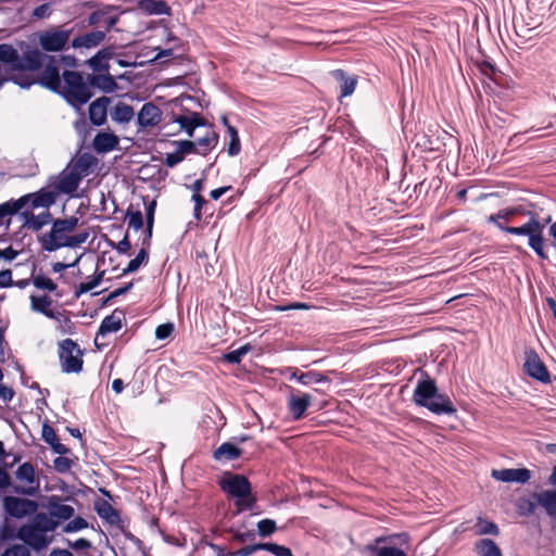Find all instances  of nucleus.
Instances as JSON below:
<instances>
[{"label":"nucleus","mask_w":556,"mask_h":556,"mask_svg":"<svg viewBox=\"0 0 556 556\" xmlns=\"http://www.w3.org/2000/svg\"><path fill=\"white\" fill-rule=\"evenodd\" d=\"M218 134L214 130L195 141L199 154L207 155L218 143Z\"/></svg>","instance_id":"obj_41"},{"label":"nucleus","mask_w":556,"mask_h":556,"mask_svg":"<svg viewBox=\"0 0 556 556\" xmlns=\"http://www.w3.org/2000/svg\"><path fill=\"white\" fill-rule=\"evenodd\" d=\"M48 181L50 182V187L53 188L54 192H58L59 197L61 193L72 195L77 190L81 179L79 175L73 170L67 173L64 169L58 176H51Z\"/></svg>","instance_id":"obj_15"},{"label":"nucleus","mask_w":556,"mask_h":556,"mask_svg":"<svg viewBox=\"0 0 556 556\" xmlns=\"http://www.w3.org/2000/svg\"><path fill=\"white\" fill-rule=\"evenodd\" d=\"M172 122L178 124L180 129L184 130L189 137H192L194 134V125L190 117V115H173Z\"/></svg>","instance_id":"obj_46"},{"label":"nucleus","mask_w":556,"mask_h":556,"mask_svg":"<svg viewBox=\"0 0 556 556\" xmlns=\"http://www.w3.org/2000/svg\"><path fill=\"white\" fill-rule=\"evenodd\" d=\"M89 232L87 230L70 236L62 241V248H76L87 241Z\"/></svg>","instance_id":"obj_50"},{"label":"nucleus","mask_w":556,"mask_h":556,"mask_svg":"<svg viewBox=\"0 0 556 556\" xmlns=\"http://www.w3.org/2000/svg\"><path fill=\"white\" fill-rule=\"evenodd\" d=\"M125 77L124 74L114 77L110 74V72L106 73H98V74H88L87 75V81L91 88L99 89L105 93H112L117 90L118 85L116 83V79H123Z\"/></svg>","instance_id":"obj_20"},{"label":"nucleus","mask_w":556,"mask_h":556,"mask_svg":"<svg viewBox=\"0 0 556 556\" xmlns=\"http://www.w3.org/2000/svg\"><path fill=\"white\" fill-rule=\"evenodd\" d=\"M251 350V345L249 343L240 346L237 350L230 351L224 354V359L232 365H237L241 363L242 357Z\"/></svg>","instance_id":"obj_47"},{"label":"nucleus","mask_w":556,"mask_h":556,"mask_svg":"<svg viewBox=\"0 0 556 556\" xmlns=\"http://www.w3.org/2000/svg\"><path fill=\"white\" fill-rule=\"evenodd\" d=\"M125 12H126V10L122 9V12H114V13H111L110 15H106V18L104 20L105 29L103 31L109 33L112 29H115L116 31H118L119 29L115 28V26L119 22V16L122 14H124Z\"/></svg>","instance_id":"obj_61"},{"label":"nucleus","mask_w":556,"mask_h":556,"mask_svg":"<svg viewBox=\"0 0 556 556\" xmlns=\"http://www.w3.org/2000/svg\"><path fill=\"white\" fill-rule=\"evenodd\" d=\"M134 287V282L130 281L122 287H118L116 288L114 291H112L108 296L103 298L102 300V305H106L108 303H110L112 300L121 296V295H124L126 293H128Z\"/></svg>","instance_id":"obj_56"},{"label":"nucleus","mask_w":556,"mask_h":556,"mask_svg":"<svg viewBox=\"0 0 556 556\" xmlns=\"http://www.w3.org/2000/svg\"><path fill=\"white\" fill-rule=\"evenodd\" d=\"M59 358L62 371L65 374H78L83 370L84 351L72 339H64L59 342Z\"/></svg>","instance_id":"obj_8"},{"label":"nucleus","mask_w":556,"mask_h":556,"mask_svg":"<svg viewBox=\"0 0 556 556\" xmlns=\"http://www.w3.org/2000/svg\"><path fill=\"white\" fill-rule=\"evenodd\" d=\"M41 437L49 445L58 440L54 429L47 421L42 425Z\"/></svg>","instance_id":"obj_63"},{"label":"nucleus","mask_w":556,"mask_h":556,"mask_svg":"<svg viewBox=\"0 0 556 556\" xmlns=\"http://www.w3.org/2000/svg\"><path fill=\"white\" fill-rule=\"evenodd\" d=\"M383 536H379L375 540L374 544H367L364 547L365 552H370L377 554V556H407L405 552L399 547L395 546H383L378 547V544L381 542H384Z\"/></svg>","instance_id":"obj_37"},{"label":"nucleus","mask_w":556,"mask_h":556,"mask_svg":"<svg viewBox=\"0 0 556 556\" xmlns=\"http://www.w3.org/2000/svg\"><path fill=\"white\" fill-rule=\"evenodd\" d=\"M3 509L9 517L21 519L35 514L38 509V504L29 498L5 496L3 498Z\"/></svg>","instance_id":"obj_12"},{"label":"nucleus","mask_w":556,"mask_h":556,"mask_svg":"<svg viewBox=\"0 0 556 556\" xmlns=\"http://www.w3.org/2000/svg\"><path fill=\"white\" fill-rule=\"evenodd\" d=\"M94 510L101 519L111 525H117L121 522V515L118 510L113 508V506L105 500H97L94 502Z\"/></svg>","instance_id":"obj_33"},{"label":"nucleus","mask_w":556,"mask_h":556,"mask_svg":"<svg viewBox=\"0 0 556 556\" xmlns=\"http://www.w3.org/2000/svg\"><path fill=\"white\" fill-rule=\"evenodd\" d=\"M135 115V111L131 105L125 102H117L111 113V117L118 124L129 123Z\"/></svg>","instance_id":"obj_38"},{"label":"nucleus","mask_w":556,"mask_h":556,"mask_svg":"<svg viewBox=\"0 0 556 556\" xmlns=\"http://www.w3.org/2000/svg\"><path fill=\"white\" fill-rule=\"evenodd\" d=\"M533 204H519L501 208L497 213L488 217V223L493 224L497 229L506 235H511L518 239H526L527 247L541 261L548 260L546 247L549 241L545 238L544 231L552 222L551 215L540 216L532 210Z\"/></svg>","instance_id":"obj_1"},{"label":"nucleus","mask_w":556,"mask_h":556,"mask_svg":"<svg viewBox=\"0 0 556 556\" xmlns=\"http://www.w3.org/2000/svg\"><path fill=\"white\" fill-rule=\"evenodd\" d=\"M58 192H54L53 188L50 187V182L48 185L40 188L36 192L26 193L18 199H10L9 203L13 210L14 215H16L23 208H29L34 211L36 208H46L48 210L52 205L56 203Z\"/></svg>","instance_id":"obj_7"},{"label":"nucleus","mask_w":556,"mask_h":556,"mask_svg":"<svg viewBox=\"0 0 556 556\" xmlns=\"http://www.w3.org/2000/svg\"><path fill=\"white\" fill-rule=\"evenodd\" d=\"M111 98L102 96L92 101L88 109L89 121L93 126H102L106 123L108 106Z\"/></svg>","instance_id":"obj_24"},{"label":"nucleus","mask_w":556,"mask_h":556,"mask_svg":"<svg viewBox=\"0 0 556 556\" xmlns=\"http://www.w3.org/2000/svg\"><path fill=\"white\" fill-rule=\"evenodd\" d=\"M52 304V299L45 294V295H30V308L34 312L40 313L47 318L60 320L61 313L54 312L50 308Z\"/></svg>","instance_id":"obj_29"},{"label":"nucleus","mask_w":556,"mask_h":556,"mask_svg":"<svg viewBox=\"0 0 556 556\" xmlns=\"http://www.w3.org/2000/svg\"><path fill=\"white\" fill-rule=\"evenodd\" d=\"M138 7L150 15H169L170 8L164 0H139Z\"/></svg>","instance_id":"obj_35"},{"label":"nucleus","mask_w":556,"mask_h":556,"mask_svg":"<svg viewBox=\"0 0 556 556\" xmlns=\"http://www.w3.org/2000/svg\"><path fill=\"white\" fill-rule=\"evenodd\" d=\"M114 12H122V8L119 5L104 3L98 10H94L89 14L87 18L88 25L97 26L100 24L102 18L105 20L106 15Z\"/></svg>","instance_id":"obj_39"},{"label":"nucleus","mask_w":556,"mask_h":556,"mask_svg":"<svg viewBox=\"0 0 556 556\" xmlns=\"http://www.w3.org/2000/svg\"><path fill=\"white\" fill-rule=\"evenodd\" d=\"M149 260V253L146 248H141L138 254L129 261L128 265L123 269V276L137 271L143 263Z\"/></svg>","instance_id":"obj_42"},{"label":"nucleus","mask_w":556,"mask_h":556,"mask_svg":"<svg viewBox=\"0 0 556 556\" xmlns=\"http://www.w3.org/2000/svg\"><path fill=\"white\" fill-rule=\"evenodd\" d=\"M445 139L452 140V136L445 130L435 127L415 136L416 147L424 152H444Z\"/></svg>","instance_id":"obj_11"},{"label":"nucleus","mask_w":556,"mask_h":556,"mask_svg":"<svg viewBox=\"0 0 556 556\" xmlns=\"http://www.w3.org/2000/svg\"><path fill=\"white\" fill-rule=\"evenodd\" d=\"M223 492L233 497L238 511L252 510L257 498L252 493V485L249 479L240 473L226 472L218 481Z\"/></svg>","instance_id":"obj_5"},{"label":"nucleus","mask_w":556,"mask_h":556,"mask_svg":"<svg viewBox=\"0 0 556 556\" xmlns=\"http://www.w3.org/2000/svg\"><path fill=\"white\" fill-rule=\"evenodd\" d=\"M72 31V29L52 27L38 33L39 50L48 54H50V52L63 51L68 45Z\"/></svg>","instance_id":"obj_10"},{"label":"nucleus","mask_w":556,"mask_h":556,"mask_svg":"<svg viewBox=\"0 0 556 556\" xmlns=\"http://www.w3.org/2000/svg\"><path fill=\"white\" fill-rule=\"evenodd\" d=\"M86 528H88V521L85 518L77 516L74 519L70 520L63 527V531L65 533H73V532H77V531H80Z\"/></svg>","instance_id":"obj_52"},{"label":"nucleus","mask_w":556,"mask_h":556,"mask_svg":"<svg viewBox=\"0 0 556 556\" xmlns=\"http://www.w3.org/2000/svg\"><path fill=\"white\" fill-rule=\"evenodd\" d=\"M59 526V521L54 520L50 515L46 513H35L31 523L24 525V527L31 528L37 532H51L54 531Z\"/></svg>","instance_id":"obj_32"},{"label":"nucleus","mask_w":556,"mask_h":556,"mask_svg":"<svg viewBox=\"0 0 556 556\" xmlns=\"http://www.w3.org/2000/svg\"><path fill=\"white\" fill-rule=\"evenodd\" d=\"M174 331V324L173 323H165L161 324L155 329V338L157 340H166L172 336Z\"/></svg>","instance_id":"obj_59"},{"label":"nucleus","mask_w":556,"mask_h":556,"mask_svg":"<svg viewBox=\"0 0 556 556\" xmlns=\"http://www.w3.org/2000/svg\"><path fill=\"white\" fill-rule=\"evenodd\" d=\"M125 216L128 217V226L135 230L143 227V215L140 211H132L131 206L126 210Z\"/></svg>","instance_id":"obj_48"},{"label":"nucleus","mask_w":556,"mask_h":556,"mask_svg":"<svg viewBox=\"0 0 556 556\" xmlns=\"http://www.w3.org/2000/svg\"><path fill=\"white\" fill-rule=\"evenodd\" d=\"M23 219L22 228H27L33 231L41 230L46 225L51 224L53 218L52 214L46 210L38 215H35L29 208H25L17 213Z\"/></svg>","instance_id":"obj_19"},{"label":"nucleus","mask_w":556,"mask_h":556,"mask_svg":"<svg viewBox=\"0 0 556 556\" xmlns=\"http://www.w3.org/2000/svg\"><path fill=\"white\" fill-rule=\"evenodd\" d=\"M119 139L113 132L100 131L96 135L92 146L97 153H108L115 150Z\"/></svg>","instance_id":"obj_30"},{"label":"nucleus","mask_w":556,"mask_h":556,"mask_svg":"<svg viewBox=\"0 0 556 556\" xmlns=\"http://www.w3.org/2000/svg\"><path fill=\"white\" fill-rule=\"evenodd\" d=\"M242 453L243 451L232 441L224 442L213 452V458L217 462H230L240 458Z\"/></svg>","instance_id":"obj_31"},{"label":"nucleus","mask_w":556,"mask_h":556,"mask_svg":"<svg viewBox=\"0 0 556 556\" xmlns=\"http://www.w3.org/2000/svg\"><path fill=\"white\" fill-rule=\"evenodd\" d=\"M78 222L79 219L76 216L52 220L50 231L38 237L41 250L51 253L61 249L62 241L68 238V233L76 229Z\"/></svg>","instance_id":"obj_6"},{"label":"nucleus","mask_w":556,"mask_h":556,"mask_svg":"<svg viewBox=\"0 0 556 556\" xmlns=\"http://www.w3.org/2000/svg\"><path fill=\"white\" fill-rule=\"evenodd\" d=\"M173 143L176 144V147L178 149V153H180L184 157L186 154H190V153L199 154V149L197 148L195 141L179 140V141H174Z\"/></svg>","instance_id":"obj_54"},{"label":"nucleus","mask_w":556,"mask_h":556,"mask_svg":"<svg viewBox=\"0 0 556 556\" xmlns=\"http://www.w3.org/2000/svg\"><path fill=\"white\" fill-rule=\"evenodd\" d=\"M523 368L526 374L532 379L543 383L551 382L549 371L534 349H528L525 351Z\"/></svg>","instance_id":"obj_13"},{"label":"nucleus","mask_w":556,"mask_h":556,"mask_svg":"<svg viewBox=\"0 0 556 556\" xmlns=\"http://www.w3.org/2000/svg\"><path fill=\"white\" fill-rule=\"evenodd\" d=\"M331 76L340 83V97H349L354 92L357 80L349 76L344 70H334L331 72Z\"/></svg>","instance_id":"obj_34"},{"label":"nucleus","mask_w":556,"mask_h":556,"mask_svg":"<svg viewBox=\"0 0 556 556\" xmlns=\"http://www.w3.org/2000/svg\"><path fill=\"white\" fill-rule=\"evenodd\" d=\"M536 505H540L536 500L534 502L531 498L522 497L518 501L517 508L521 516L528 517L534 514Z\"/></svg>","instance_id":"obj_49"},{"label":"nucleus","mask_w":556,"mask_h":556,"mask_svg":"<svg viewBox=\"0 0 556 556\" xmlns=\"http://www.w3.org/2000/svg\"><path fill=\"white\" fill-rule=\"evenodd\" d=\"M106 38V31L93 29L83 35H78L71 41L74 49H93L101 45Z\"/></svg>","instance_id":"obj_22"},{"label":"nucleus","mask_w":556,"mask_h":556,"mask_svg":"<svg viewBox=\"0 0 556 556\" xmlns=\"http://www.w3.org/2000/svg\"><path fill=\"white\" fill-rule=\"evenodd\" d=\"M15 478L20 481L26 482L29 486H14V492L17 494L34 496L39 490V479L36 478L35 467L31 463L26 462L20 465L15 471Z\"/></svg>","instance_id":"obj_14"},{"label":"nucleus","mask_w":556,"mask_h":556,"mask_svg":"<svg viewBox=\"0 0 556 556\" xmlns=\"http://www.w3.org/2000/svg\"><path fill=\"white\" fill-rule=\"evenodd\" d=\"M1 556H30V552L25 544H14L7 548Z\"/></svg>","instance_id":"obj_58"},{"label":"nucleus","mask_w":556,"mask_h":556,"mask_svg":"<svg viewBox=\"0 0 556 556\" xmlns=\"http://www.w3.org/2000/svg\"><path fill=\"white\" fill-rule=\"evenodd\" d=\"M20 48L22 53L17 50V75L36 77L50 65L56 70H60V65H64L65 70L79 67V60L72 54L43 53L39 48L24 41L20 42Z\"/></svg>","instance_id":"obj_3"},{"label":"nucleus","mask_w":556,"mask_h":556,"mask_svg":"<svg viewBox=\"0 0 556 556\" xmlns=\"http://www.w3.org/2000/svg\"><path fill=\"white\" fill-rule=\"evenodd\" d=\"M276 530V521L273 519H263L257 522V533L262 538L270 536Z\"/></svg>","instance_id":"obj_51"},{"label":"nucleus","mask_w":556,"mask_h":556,"mask_svg":"<svg viewBox=\"0 0 556 556\" xmlns=\"http://www.w3.org/2000/svg\"><path fill=\"white\" fill-rule=\"evenodd\" d=\"M62 497L51 495L47 498L46 507L52 518L59 520H70L74 516V508L70 505L62 504Z\"/></svg>","instance_id":"obj_27"},{"label":"nucleus","mask_w":556,"mask_h":556,"mask_svg":"<svg viewBox=\"0 0 556 556\" xmlns=\"http://www.w3.org/2000/svg\"><path fill=\"white\" fill-rule=\"evenodd\" d=\"M21 541L24 542L25 546L31 547L35 552L39 553L47 548L52 542L53 538L48 536L45 532H37L31 528L22 526L17 530L16 535Z\"/></svg>","instance_id":"obj_17"},{"label":"nucleus","mask_w":556,"mask_h":556,"mask_svg":"<svg viewBox=\"0 0 556 556\" xmlns=\"http://www.w3.org/2000/svg\"><path fill=\"white\" fill-rule=\"evenodd\" d=\"M125 316L126 314L124 309L115 308L111 315H108L102 319L97 336L104 337L108 333L119 331L123 328Z\"/></svg>","instance_id":"obj_26"},{"label":"nucleus","mask_w":556,"mask_h":556,"mask_svg":"<svg viewBox=\"0 0 556 556\" xmlns=\"http://www.w3.org/2000/svg\"><path fill=\"white\" fill-rule=\"evenodd\" d=\"M475 551L479 556H502L498 545L491 539H480L475 543Z\"/></svg>","instance_id":"obj_40"},{"label":"nucleus","mask_w":556,"mask_h":556,"mask_svg":"<svg viewBox=\"0 0 556 556\" xmlns=\"http://www.w3.org/2000/svg\"><path fill=\"white\" fill-rule=\"evenodd\" d=\"M162 118L161 109L153 102H147L142 105L137 114V124L140 128H149L156 126Z\"/></svg>","instance_id":"obj_23"},{"label":"nucleus","mask_w":556,"mask_h":556,"mask_svg":"<svg viewBox=\"0 0 556 556\" xmlns=\"http://www.w3.org/2000/svg\"><path fill=\"white\" fill-rule=\"evenodd\" d=\"M230 532L232 533V541L239 542V543H245L247 541L254 540L255 532L253 530L247 531V532H240L238 530L230 529Z\"/></svg>","instance_id":"obj_64"},{"label":"nucleus","mask_w":556,"mask_h":556,"mask_svg":"<svg viewBox=\"0 0 556 556\" xmlns=\"http://www.w3.org/2000/svg\"><path fill=\"white\" fill-rule=\"evenodd\" d=\"M115 55V46H105L98 50L96 54L84 62L92 73H106L110 72V60Z\"/></svg>","instance_id":"obj_18"},{"label":"nucleus","mask_w":556,"mask_h":556,"mask_svg":"<svg viewBox=\"0 0 556 556\" xmlns=\"http://www.w3.org/2000/svg\"><path fill=\"white\" fill-rule=\"evenodd\" d=\"M476 533L477 534H492V535H498L500 529L497 525L491 520L484 519L482 517H479L477 519V522L475 525Z\"/></svg>","instance_id":"obj_43"},{"label":"nucleus","mask_w":556,"mask_h":556,"mask_svg":"<svg viewBox=\"0 0 556 556\" xmlns=\"http://www.w3.org/2000/svg\"><path fill=\"white\" fill-rule=\"evenodd\" d=\"M492 477L501 482L527 483L531 478V471L528 468H505L492 470Z\"/></svg>","instance_id":"obj_21"},{"label":"nucleus","mask_w":556,"mask_h":556,"mask_svg":"<svg viewBox=\"0 0 556 556\" xmlns=\"http://www.w3.org/2000/svg\"><path fill=\"white\" fill-rule=\"evenodd\" d=\"M312 403V396L308 393L301 395L291 394L288 399V410L293 420H301Z\"/></svg>","instance_id":"obj_28"},{"label":"nucleus","mask_w":556,"mask_h":556,"mask_svg":"<svg viewBox=\"0 0 556 556\" xmlns=\"http://www.w3.org/2000/svg\"><path fill=\"white\" fill-rule=\"evenodd\" d=\"M31 281H33V285L35 286V288H37L39 290L54 292L58 289V285L51 278H49L42 274L34 276Z\"/></svg>","instance_id":"obj_44"},{"label":"nucleus","mask_w":556,"mask_h":556,"mask_svg":"<svg viewBox=\"0 0 556 556\" xmlns=\"http://www.w3.org/2000/svg\"><path fill=\"white\" fill-rule=\"evenodd\" d=\"M73 465L72 459L65 456H59L53 460V467L59 473H66L71 470Z\"/></svg>","instance_id":"obj_57"},{"label":"nucleus","mask_w":556,"mask_h":556,"mask_svg":"<svg viewBox=\"0 0 556 556\" xmlns=\"http://www.w3.org/2000/svg\"><path fill=\"white\" fill-rule=\"evenodd\" d=\"M227 134L230 139L228 148H227V152L230 156H236L241 151V142H240L238 130L236 127H229V130H227Z\"/></svg>","instance_id":"obj_45"},{"label":"nucleus","mask_w":556,"mask_h":556,"mask_svg":"<svg viewBox=\"0 0 556 556\" xmlns=\"http://www.w3.org/2000/svg\"><path fill=\"white\" fill-rule=\"evenodd\" d=\"M17 86L29 89L38 85L61 96L73 109L79 111L93 97L90 86L80 72L64 70L62 73L50 65L36 77L22 76L15 78Z\"/></svg>","instance_id":"obj_2"},{"label":"nucleus","mask_w":556,"mask_h":556,"mask_svg":"<svg viewBox=\"0 0 556 556\" xmlns=\"http://www.w3.org/2000/svg\"><path fill=\"white\" fill-rule=\"evenodd\" d=\"M98 160L91 153H83L75 162L72 170L79 175L80 179L89 175L92 167L97 165Z\"/></svg>","instance_id":"obj_36"},{"label":"nucleus","mask_w":556,"mask_h":556,"mask_svg":"<svg viewBox=\"0 0 556 556\" xmlns=\"http://www.w3.org/2000/svg\"><path fill=\"white\" fill-rule=\"evenodd\" d=\"M109 244L115 249L119 254H126L129 252L130 248H131V243H130V240H129V237H128V233H126L124 236V238L117 242V243H114L113 241H110Z\"/></svg>","instance_id":"obj_62"},{"label":"nucleus","mask_w":556,"mask_h":556,"mask_svg":"<svg viewBox=\"0 0 556 556\" xmlns=\"http://www.w3.org/2000/svg\"><path fill=\"white\" fill-rule=\"evenodd\" d=\"M416 405L425 407L435 415H454L457 409L450 396L440 393L435 380L425 370H420V378L413 393Z\"/></svg>","instance_id":"obj_4"},{"label":"nucleus","mask_w":556,"mask_h":556,"mask_svg":"<svg viewBox=\"0 0 556 556\" xmlns=\"http://www.w3.org/2000/svg\"><path fill=\"white\" fill-rule=\"evenodd\" d=\"M11 216H14L13 210L9 201L0 204V227L5 225L9 228L11 224Z\"/></svg>","instance_id":"obj_55"},{"label":"nucleus","mask_w":556,"mask_h":556,"mask_svg":"<svg viewBox=\"0 0 556 556\" xmlns=\"http://www.w3.org/2000/svg\"><path fill=\"white\" fill-rule=\"evenodd\" d=\"M52 14L51 3H42L33 10L31 16L37 20L48 18Z\"/></svg>","instance_id":"obj_60"},{"label":"nucleus","mask_w":556,"mask_h":556,"mask_svg":"<svg viewBox=\"0 0 556 556\" xmlns=\"http://www.w3.org/2000/svg\"><path fill=\"white\" fill-rule=\"evenodd\" d=\"M58 321L60 323V326H59L60 332L68 333V334L75 333V330H76L75 324L70 318L68 312L64 311L63 313H61L60 320H58Z\"/></svg>","instance_id":"obj_53"},{"label":"nucleus","mask_w":556,"mask_h":556,"mask_svg":"<svg viewBox=\"0 0 556 556\" xmlns=\"http://www.w3.org/2000/svg\"><path fill=\"white\" fill-rule=\"evenodd\" d=\"M17 49L11 43H0V89L9 81L17 86Z\"/></svg>","instance_id":"obj_9"},{"label":"nucleus","mask_w":556,"mask_h":556,"mask_svg":"<svg viewBox=\"0 0 556 556\" xmlns=\"http://www.w3.org/2000/svg\"><path fill=\"white\" fill-rule=\"evenodd\" d=\"M287 372L290 374V380H296L302 386H312L316 383L330 382V379L317 370L301 371L295 367L287 368Z\"/></svg>","instance_id":"obj_25"},{"label":"nucleus","mask_w":556,"mask_h":556,"mask_svg":"<svg viewBox=\"0 0 556 556\" xmlns=\"http://www.w3.org/2000/svg\"><path fill=\"white\" fill-rule=\"evenodd\" d=\"M548 482L556 485V466L553 468ZM536 498L541 507L544 508L546 515L551 518L553 527L556 528V490H545L532 494Z\"/></svg>","instance_id":"obj_16"}]
</instances>
